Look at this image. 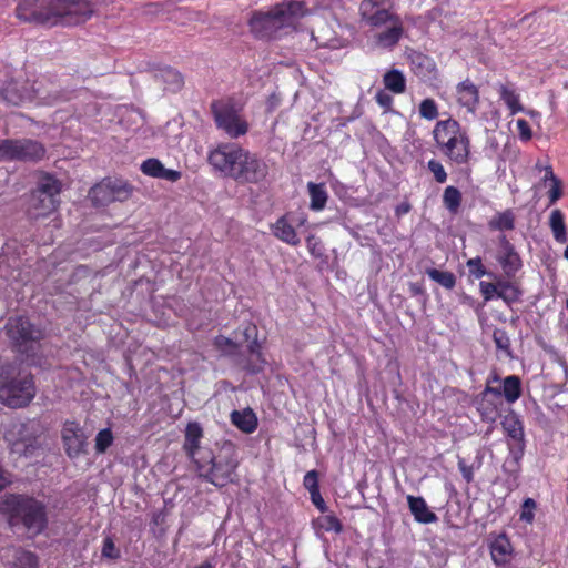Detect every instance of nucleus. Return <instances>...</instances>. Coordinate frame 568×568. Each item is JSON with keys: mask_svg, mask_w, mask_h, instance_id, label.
I'll list each match as a JSON object with an SVG mask.
<instances>
[{"mask_svg": "<svg viewBox=\"0 0 568 568\" xmlns=\"http://www.w3.org/2000/svg\"><path fill=\"white\" fill-rule=\"evenodd\" d=\"M93 6L89 0H21L16 8L19 20L47 27H73L89 20Z\"/></svg>", "mask_w": 568, "mask_h": 568, "instance_id": "obj_1", "label": "nucleus"}, {"mask_svg": "<svg viewBox=\"0 0 568 568\" xmlns=\"http://www.w3.org/2000/svg\"><path fill=\"white\" fill-rule=\"evenodd\" d=\"M2 506L9 513L8 524L16 534L34 538L48 527L47 506L32 496L7 494L2 497Z\"/></svg>", "mask_w": 568, "mask_h": 568, "instance_id": "obj_2", "label": "nucleus"}, {"mask_svg": "<svg viewBox=\"0 0 568 568\" xmlns=\"http://www.w3.org/2000/svg\"><path fill=\"white\" fill-rule=\"evenodd\" d=\"M306 14L303 1H284L268 11H255L248 26L251 32L260 40H273L281 37L283 30L292 28Z\"/></svg>", "mask_w": 568, "mask_h": 568, "instance_id": "obj_3", "label": "nucleus"}, {"mask_svg": "<svg viewBox=\"0 0 568 568\" xmlns=\"http://www.w3.org/2000/svg\"><path fill=\"white\" fill-rule=\"evenodd\" d=\"M195 465L200 477L216 487H225L233 481V475L239 466L236 446L227 439L219 440L214 448L201 453Z\"/></svg>", "mask_w": 568, "mask_h": 568, "instance_id": "obj_4", "label": "nucleus"}, {"mask_svg": "<svg viewBox=\"0 0 568 568\" xmlns=\"http://www.w3.org/2000/svg\"><path fill=\"white\" fill-rule=\"evenodd\" d=\"M387 0H362L359 16L362 22L371 28H387L376 36L377 43L383 48L395 47L404 33L403 21L396 13L385 8Z\"/></svg>", "mask_w": 568, "mask_h": 568, "instance_id": "obj_5", "label": "nucleus"}, {"mask_svg": "<svg viewBox=\"0 0 568 568\" xmlns=\"http://www.w3.org/2000/svg\"><path fill=\"white\" fill-rule=\"evenodd\" d=\"M6 331L16 352L27 357L34 356L39 352L44 333L40 327L32 324L28 317L9 318Z\"/></svg>", "mask_w": 568, "mask_h": 568, "instance_id": "obj_6", "label": "nucleus"}, {"mask_svg": "<svg viewBox=\"0 0 568 568\" xmlns=\"http://www.w3.org/2000/svg\"><path fill=\"white\" fill-rule=\"evenodd\" d=\"M61 182L51 174L39 178L29 200V214L33 219L47 216L59 206Z\"/></svg>", "mask_w": 568, "mask_h": 568, "instance_id": "obj_7", "label": "nucleus"}, {"mask_svg": "<svg viewBox=\"0 0 568 568\" xmlns=\"http://www.w3.org/2000/svg\"><path fill=\"white\" fill-rule=\"evenodd\" d=\"M8 78L2 84V100L11 105H19L24 101L32 99L53 100L57 94L44 93L40 87H36L37 82L32 85L23 79L21 71L17 75H11L9 71L6 72Z\"/></svg>", "mask_w": 568, "mask_h": 568, "instance_id": "obj_8", "label": "nucleus"}, {"mask_svg": "<svg viewBox=\"0 0 568 568\" xmlns=\"http://www.w3.org/2000/svg\"><path fill=\"white\" fill-rule=\"evenodd\" d=\"M2 405L10 408L27 407L36 396V385L32 374L18 376L8 383H2Z\"/></svg>", "mask_w": 568, "mask_h": 568, "instance_id": "obj_9", "label": "nucleus"}, {"mask_svg": "<svg viewBox=\"0 0 568 568\" xmlns=\"http://www.w3.org/2000/svg\"><path fill=\"white\" fill-rule=\"evenodd\" d=\"M211 110L217 129L223 130L230 138L236 139L248 131L247 122L241 119L233 104L213 102Z\"/></svg>", "mask_w": 568, "mask_h": 568, "instance_id": "obj_10", "label": "nucleus"}, {"mask_svg": "<svg viewBox=\"0 0 568 568\" xmlns=\"http://www.w3.org/2000/svg\"><path fill=\"white\" fill-rule=\"evenodd\" d=\"M244 150L234 143L220 144L209 153L207 161L215 171L233 180Z\"/></svg>", "mask_w": 568, "mask_h": 568, "instance_id": "obj_11", "label": "nucleus"}, {"mask_svg": "<svg viewBox=\"0 0 568 568\" xmlns=\"http://www.w3.org/2000/svg\"><path fill=\"white\" fill-rule=\"evenodd\" d=\"M240 163L233 178L239 184H258L268 175L267 163L247 150H244Z\"/></svg>", "mask_w": 568, "mask_h": 568, "instance_id": "obj_12", "label": "nucleus"}, {"mask_svg": "<svg viewBox=\"0 0 568 568\" xmlns=\"http://www.w3.org/2000/svg\"><path fill=\"white\" fill-rule=\"evenodd\" d=\"M44 153L43 145L34 140H2V159L38 161Z\"/></svg>", "mask_w": 568, "mask_h": 568, "instance_id": "obj_13", "label": "nucleus"}, {"mask_svg": "<svg viewBox=\"0 0 568 568\" xmlns=\"http://www.w3.org/2000/svg\"><path fill=\"white\" fill-rule=\"evenodd\" d=\"M61 438L64 452L70 459L88 454V438L78 422L67 420L61 430Z\"/></svg>", "mask_w": 568, "mask_h": 568, "instance_id": "obj_14", "label": "nucleus"}, {"mask_svg": "<svg viewBox=\"0 0 568 568\" xmlns=\"http://www.w3.org/2000/svg\"><path fill=\"white\" fill-rule=\"evenodd\" d=\"M496 260L500 264L504 275L507 278L514 277L523 266L519 254L506 235L499 236V251L496 255Z\"/></svg>", "mask_w": 568, "mask_h": 568, "instance_id": "obj_15", "label": "nucleus"}, {"mask_svg": "<svg viewBox=\"0 0 568 568\" xmlns=\"http://www.w3.org/2000/svg\"><path fill=\"white\" fill-rule=\"evenodd\" d=\"M443 154L456 164H465L469 160L470 141L466 132H460L454 139H446L445 143L438 146Z\"/></svg>", "mask_w": 568, "mask_h": 568, "instance_id": "obj_16", "label": "nucleus"}, {"mask_svg": "<svg viewBox=\"0 0 568 568\" xmlns=\"http://www.w3.org/2000/svg\"><path fill=\"white\" fill-rule=\"evenodd\" d=\"M242 335L244 337L245 342H248L247 351L250 355L253 357L252 359H248L245 365V371L251 374H258L263 371V367L265 365V361L262 357L261 354V345L257 342V328L255 325L247 324L244 326Z\"/></svg>", "mask_w": 568, "mask_h": 568, "instance_id": "obj_17", "label": "nucleus"}, {"mask_svg": "<svg viewBox=\"0 0 568 568\" xmlns=\"http://www.w3.org/2000/svg\"><path fill=\"white\" fill-rule=\"evenodd\" d=\"M203 438V428L199 422H190L186 425L184 433L183 449L185 454L194 462L197 463V457L201 456L203 450H210L209 447L201 446Z\"/></svg>", "mask_w": 568, "mask_h": 568, "instance_id": "obj_18", "label": "nucleus"}, {"mask_svg": "<svg viewBox=\"0 0 568 568\" xmlns=\"http://www.w3.org/2000/svg\"><path fill=\"white\" fill-rule=\"evenodd\" d=\"M483 394H493L498 397L504 396L507 403L513 404L518 400L523 394L521 379L517 375H508L501 381L500 387L486 385Z\"/></svg>", "mask_w": 568, "mask_h": 568, "instance_id": "obj_19", "label": "nucleus"}, {"mask_svg": "<svg viewBox=\"0 0 568 568\" xmlns=\"http://www.w3.org/2000/svg\"><path fill=\"white\" fill-rule=\"evenodd\" d=\"M456 93L458 103L468 112L475 113L479 103L478 88L469 79H466L457 84Z\"/></svg>", "mask_w": 568, "mask_h": 568, "instance_id": "obj_20", "label": "nucleus"}, {"mask_svg": "<svg viewBox=\"0 0 568 568\" xmlns=\"http://www.w3.org/2000/svg\"><path fill=\"white\" fill-rule=\"evenodd\" d=\"M153 79L156 83L163 85L164 91L173 93L180 91L184 84L182 74L171 67L160 68L154 71Z\"/></svg>", "mask_w": 568, "mask_h": 568, "instance_id": "obj_21", "label": "nucleus"}, {"mask_svg": "<svg viewBox=\"0 0 568 568\" xmlns=\"http://www.w3.org/2000/svg\"><path fill=\"white\" fill-rule=\"evenodd\" d=\"M491 559L496 566H505L509 562L513 547L505 534L497 536L489 545Z\"/></svg>", "mask_w": 568, "mask_h": 568, "instance_id": "obj_22", "label": "nucleus"}, {"mask_svg": "<svg viewBox=\"0 0 568 568\" xmlns=\"http://www.w3.org/2000/svg\"><path fill=\"white\" fill-rule=\"evenodd\" d=\"M407 503L414 519L419 524H432L438 520L437 515L432 511L423 497L408 495Z\"/></svg>", "mask_w": 568, "mask_h": 568, "instance_id": "obj_23", "label": "nucleus"}, {"mask_svg": "<svg viewBox=\"0 0 568 568\" xmlns=\"http://www.w3.org/2000/svg\"><path fill=\"white\" fill-rule=\"evenodd\" d=\"M230 417L232 424L245 434H251L257 428L256 414L250 407L242 410H233Z\"/></svg>", "mask_w": 568, "mask_h": 568, "instance_id": "obj_24", "label": "nucleus"}, {"mask_svg": "<svg viewBox=\"0 0 568 568\" xmlns=\"http://www.w3.org/2000/svg\"><path fill=\"white\" fill-rule=\"evenodd\" d=\"M271 229L275 237L292 246H296L301 242L295 229L287 222L285 215L277 219Z\"/></svg>", "mask_w": 568, "mask_h": 568, "instance_id": "obj_25", "label": "nucleus"}, {"mask_svg": "<svg viewBox=\"0 0 568 568\" xmlns=\"http://www.w3.org/2000/svg\"><path fill=\"white\" fill-rule=\"evenodd\" d=\"M412 69L415 74L423 79H430L436 72V63L432 58L420 52L410 55Z\"/></svg>", "mask_w": 568, "mask_h": 568, "instance_id": "obj_26", "label": "nucleus"}, {"mask_svg": "<svg viewBox=\"0 0 568 568\" xmlns=\"http://www.w3.org/2000/svg\"><path fill=\"white\" fill-rule=\"evenodd\" d=\"M462 132V128L458 121L448 119L438 121L434 128L433 135L437 146L445 143L446 139H454L458 133Z\"/></svg>", "mask_w": 568, "mask_h": 568, "instance_id": "obj_27", "label": "nucleus"}, {"mask_svg": "<svg viewBox=\"0 0 568 568\" xmlns=\"http://www.w3.org/2000/svg\"><path fill=\"white\" fill-rule=\"evenodd\" d=\"M501 427L511 442H521L525 439L524 424L517 413L510 410L504 416Z\"/></svg>", "mask_w": 568, "mask_h": 568, "instance_id": "obj_28", "label": "nucleus"}, {"mask_svg": "<svg viewBox=\"0 0 568 568\" xmlns=\"http://www.w3.org/2000/svg\"><path fill=\"white\" fill-rule=\"evenodd\" d=\"M109 185L110 182H106V180L104 179L102 182L95 184L90 189L89 197L94 206H106L110 203L114 202Z\"/></svg>", "mask_w": 568, "mask_h": 568, "instance_id": "obj_29", "label": "nucleus"}, {"mask_svg": "<svg viewBox=\"0 0 568 568\" xmlns=\"http://www.w3.org/2000/svg\"><path fill=\"white\" fill-rule=\"evenodd\" d=\"M383 83L385 89L394 94H402L406 90V79L402 71L392 69L383 75Z\"/></svg>", "mask_w": 568, "mask_h": 568, "instance_id": "obj_30", "label": "nucleus"}, {"mask_svg": "<svg viewBox=\"0 0 568 568\" xmlns=\"http://www.w3.org/2000/svg\"><path fill=\"white\" fill-rule=\"evenodd\" d=\"M549 226L551 229L554 239L558 243H566L568 241L567 231H566V224H565V217L562 212L559 209H555L550 213L549 217Z\"/></svg>", "mask_w": 568, "mask_h": 568, "instance_id": "obj_31", "label": "nucleus"}, {"mask_svg": "<svg viewBox=\"0 0 568 568\" xmlns=\"http://www.w3.org/2000/svg\"><path fill=\"white\" fill-rule=\"evenodd\" d=\"M308 192L311 196V203L310 207L313 211H321L325 207L327 202V192L325 190V186L323 184H316L313 182H310L308 185Z\"/></svg>", "mask_w": 568, "mask_h": 568, "instance_id": "obj_32", "label": "nucleus"}, {"mask_svg": "<svg viewBox=\"0 0 568 568\" xmlns=\"http://www.w3.org/2000/svg\"><path fill=\"white\" fill-rule=\"evenodd\" d=\"M425 274L446 290H453L456 286V276L453 272L429 267L426 268Z\"/></svg>", "mask_w": 568, "mask_h": 568, "instance_id": "obj_33", "label": "nucleus"}, {"mask_svg": "<svg viewBox=\"0 0 568 568\" xmlns=\"http://www.w3.org/2000/svg\"><path fill=\"white\" fill-rule=\"evenodd\" d=\"M490 230L511 231L515 229V215L511 210L497 213L488 223Z\"/></svg>", "mask_w": 568, "mask_h": 568, "instance_id": "obj_34", "label": "nucleus"}, {"mask_svg": "<svg viewBox=\"0 0 568 568\" xmlns=\"http://www.w3.org/2000/svg\"><path fill=\"white\" fill-rule=\"evenodd\" d=\"M498 92L500 99L508 106L511 114H515L524 110L523 105L519 102V97L514 89L505 84H499Z\"/></svg>", "mask_w": 568, "mask_h": 568, "instance_id": "obj_35", "label": "nucleus"}, {"mask_svg": "<svg viewBox=\"0 0 568 568\" xmlns=\"http://www.w3.org/2000/svg\"><path fill=\"white\" fill-rule=\"evenodd\" d=\"M106 182H110V190H111V195L115 201H119V202H123L125 200H128L131 194H132V186L123 181V180H112V179H105Z\"/></svg>", "mask_w": 568, "mask_h": 568, "instance_id": "obj_36", "label": "nucleus"}, {"mask_svg": "<svg viewBox=\"0 0 568 568\" xmlns=\"http://www.w3.org/2000/svg\"><path fill=\"white\" fill-rule=\"evenodd\" d=\"M443 203L449 212L457 213L462 204L460 191L455 186H447L443 194Z\"/></svg>", "mask_w": 568, "mask_h": 568, "instance_id": "obj_37", "label": "nucleus"}, {"mask_svg": "<svg viewBox=\"0 0 568 568\" xmlns=\"http://www.w3.org/2000/svg\"><path fill=\"white\" fill-rule=\"evenodd\" d=\"M493 339L498 351L504 352L508 358H514L510 338L505 329L496 328L493 332Z\"/></svg>", "mask_w": 568, "mask_h": 568, "instance_id": "obj_38", "label": "nucleus"}, {"mask_svg": "<svg viewBox=\"0 0 568 568\" xmlns=\"http://www.w3.org/2000/svg\"><path fill=\"white\" fill-rule=\"evenodd\" d=\"M466 265L468 267L469 275L476 280H479L483 276H489L491 278H497V275L495 273L486 270V267L483 265V261L479 256L469 258L466 262Z\"/></svg>", "mask_w": 568, "mask_h": 568, "instance_id": "obj_39", "label": "nucleus"}, {"mask_svg": "<svg viewBox=\"0 0 568 568\" xmlns=\"http://www.w3.org/2000/svg\"><path fill=\"white\" fill-rule=\"evenodd\" d=\"M213 344L217 351L226 356L235 355L239 352V344L224 335H217Z\"/></svg>", "mask_w": 568, "mask_h": 568, "instance_id": "obj_40", "label": "nucleus"}, {"mask_svg": "<svg viewBox=\"0 0 568 568\" xmlns=\"http://www.w3.org/2000/svg\"><path fill=\"white\" fill-rule=\"evenodd\" d=\"M113 439L114 437L110 428L101 429L95 436V452L98 454H104L112 445Z\"/></svg>", "mask_w": 568, "mask_h": 568, "instance_id": "obj_41", "label": "nucleus"}, {"mask_svg": "<svg viewBox=\"0 0 568 568\" xmlns=\"http://www.w3.org/2000/svg\"><path fill=\"white\" fill-rule=\"evenodd\" d=\"M509 453L513 458L510 462L511 465H514L513 471H518L520 467V460L525 454L526 448V440L523 439L521 442H513L508 444Z\"/></svg>", "mask_w": 568, "mask_h": 568, "instance_id": "obj_42", "label": "nucleus"}, {"mask_svg": "<svg viewBox=\"0 0 568 568\" xmlns=\"http://www.w3.org/2000/svg\"><path fill=\"white\" fill-rule=\"evenodd\" d=\"M317 525L325 531H335L338 534L343 530V525L335 515H325L320 517L317 519Z\"/></svg>", "mask_w": 568, "mask_h": 568, "instance_id": "obj_43", "label": "nucleus"}, {"mask_svg": "<svg viewBox=\"0 0 568 568\" xmlns=\"http://www.w3.org/2000/svg\"><path fill=\"white\" fill-rule=\"evenodd\" d=\"M163 166L164 165L160 160L155 158H150L142 162L140 169L143 174L159 179L163 170Z\"/></svg>", "mask_w": 568, "mask_h": 568, "instance_id": "obj_44", "label": "nucleus"}, {"mask_svg": "<svg viewBox=\"0 0 568 568\" xmlns=\"http://www.w3.org/2000/svg\"><path fill=\"white\" fill-rule=\"evenodd\" d=\"M419 114L426 120H434L438 116V108L433 99H425L419 104Z\"/></svg>", "mask_w": 568, "mask_h": 568, "instance_id": "obj_45", "label": "nucleus"}, {"mask_svg": "<svg viewBox=\"0 0 568 568\" xmlns=\"http://www.w3.org/2000/svg\"><path fill=\"white\" fill-rule=\"evenodd\" d=\"M521 291L520 288L511 283L509 286L503 292H498V298H501L507 305H511L520 300Z\"/></svg>", "mask_w": 568, "mask_h": 568, "instance_id": "obj_46", "label": "nucleus"}, {"mask_svg": "<svg viewBox=\"0 0 568 568\" xmlns=\"http://www.w3.org/2000/svg\"><path fill=\"white\" fill-rule=\"evenodd\" d=\"M17 565L20 568H38V557L31 551H19L17 555Z\"/></svg>", "mask_w": 568, "mask_h": 568, "instance_id": "obj_47", "label": "nucleus"}, {"mask_svg": "<svg viewBox=\"0 0 568 568\" xmlns=\"http://www.w3.org/2000/svg\"><path fill=\"white\" fill-rule=\"evenodd\" d=\"M306 246L308 248L310 254L315 258H322L324 256V246L322 241L316 237L314 234H310L306 237Z\"/></svg>", "mask_w": 568, "mask_h": 568, "instance_id": "obj_48", "label": "nucleus"}, {"mask_svg": "<svg viewBox=\"0 0 568 568\" xmlns=\"http://www.w3.org/2000/svg\"><path fill=\"white\" fill-rule=\"evenodd\" d=\"M428 170L434 174V179L438 183H445L447 181V173L443 164L437 160H429L427 163Z\"/></svg>", "mask_w": 568, "mask_h": 568, "instance_id": "obj_49", "label": "nucleus"}, {"mask_svg": "<svg viewBox=\"0 0 568 568\" xmlns=\"http://www.w3.org/2000/svg\"><path fill=\"white\" fill-rule=\"evenodd\" d=\"M520 519L528 524H531L535 518L534 510L536 508V501L532 498H526L521 506Z\"/></svg>", "mask_w": 568, "mask_h": 568, "instance_id": "obj_50", "label": "nucleus"}, {"mask_svg": "<svg viewBox=\"0 0 568 568\" xmlns=\"http://www.w3.org/2000/svg\"><path fill=\"white\" fill-rule=\"evenodd\" d=\"M102 557L116 560L121 557L120 550L115 547L112 538L106 537L103 541V547L101 550Z\"/></svg>", "mask_w": 568, "mask_h": 568, "instance_id": "obj_51", "label": "nucleus"}, {"mask_svg": "<svg viewBox=\"0 0 568 568\" xmlns=\"http://www.w3.org/2000/svg\"><path fill=\"white\" fill-rule=\"evenodd\" d=\"M479 290L485 302L491 301L494 297L498 298L497 286L494 283L481 281Z\"/></svg>", "mask_w": 568, "mask_h": 568, "instance_id": "obj_52", "label": "nucleus"}, {"mask_svg": "<svg viewBox=\"0 0 568 568\" xmlns=\"http://www.w3.org/2000/svg\"><path fill=\"white\" fill-rule=\"evenodd\" d=\"M303 485L310 493L318 490V473L316 470L307 471L304 476Z\"/></svg>", "mask_w": 568, "mask_h": 568, "instance_id": "obj_53", "label": "nucleus"}, {"mask_svg": "<svg viewBox=\"0 0 568 568\" xmlns=\"http://www.w3.org/2000/svg\"><path fill=\"white\" fill-rule=\"evenodd\" d=\"M458 469L467 484L474 480V467L466 464L463 458H458Z\"/></svg>", "mask_w": 568, "mask_h": 568, "instance_id": "obj_54", "label": "nucleus"}, {"mask_svg": "<svg viewBox=\"0 0 568 568\" xmlns=\"http://www.w3.org/2000/svg\"><path fill=\"white\" fill-rule=\"evenodd\" d=\"M516 124H517V129H518L520 139L523 141H529L532 136V132H531V129H530L528 122L524 119H518Z\"/></svg>", "mask_w": 568, "mask_h": 568, "instance_id": "obj_55", "label": "nucleus"}, {"mask_svg": "<svg viewBox=\"0 0 568 568\" xmlns=\"http://www.w3.org/2000/svg\"><path fill=\"white\" fill-rule=\"evenodd\" d=\"M375 100L385 110H389L392 108L393 98L388 93L384 92L383 90H381L376 93Z\"/></svg>", "mask_w": 568, "mask_h": 568, "instance_id": "obj_56", "label": "nucleus"}, {"mask_svg": "<svg viewBox=\"0 0 568 568\" xmlns=\"http://www.w3.org/2000/svg\"><path fill=\"white\" fill-rule=\"evenodd\" d=\"M561 195H562L561 181L560 180H556L552 183L551 189L549 190V202H550V204H554L555 202H557L560 199Z\"/></svg>", "mask_w": 568, "mask_h": 568, "instance_id": "obj_57", "label": "nucleus"}, {"mask_svg": "<svg viewBox=\"0 0 568 568\" xmlns=\"http://www.w3.org/2000/svg\"><path fill=\"white\" fill-rule=\"evenodd\" d=\"M182 176V172L178 170L166 169L163 166V170L161 172V175L159 179H163L170 182H176Z\"/></svg>", "mask_w": 568, "mask_h": 568, "instance_id": "obj_58", "label": "nucleus"}, {"mask_svg": "<svg viewBox=\"0 0 568 568\" xmlns=\"http://www.w3.org/2000/svg\"><path fill=\"white\" fill-rule=\"evenodd\" d=\"M312 503L316 506L321 513H325L327 510L326 504L321 495L320 489L310 493Z\"/></svg>", "mask_w": 568, "mask_h": 568, "instance_id": "obj_59", "label": "nucleus"}, {"mask_svg": "<svg viewBox=\"0 0 568 568\" xmlns=\"http://www.w3.org/2000/svg\"><path fill=\"white\" fill-rule=\"evenodd\" d=\"M545 171H546V172H545V176H544V179H542V180H544V182H546V181H548V180H549V181H551V183H554L556 180H559V179L554 174L551 166H546V168H545Z\"/></svg>", "mask_w": 568, "mask_h": 568, "instance_id": "obj_60", "label": "nucleus"}, {"mask_svg": "<svg viewBox=\"0 0 568 568\" xmlns=\"http://www.w3.org/2000/svg\"><path fill=\"white\" fill-rule=\"evenodd\" d=\"M409 211H410V204L407 202H404L396 207L397 215L407 214Z\"/></svg>", "mask_w": 568, "mask_h": 568, "instance_id": "obj_61", "label": "nucleus"}, {"mask_svg": "<svg viewBox=\"0 0 568 568\" xmlns=\"http://www.w3.org/2000/svg\"><path fill=\"white\" fill-rule=\"evenodd\" d=\"M509 280L510 278H508V280H498L496 283H494L497 286V291L498 292H503L506 288V286H509L511 284V282Z\"/></svg>", "mask_w": 568, "mask_h": 568, "instance_id": "obj_62", "label": "nucleus"}, {"mask_svg": "<svg viewBox=\"0 0 568 568\" xmlns=\"http://www.w3.org/2000/svg\"><path fill=\"white\" fill-rule=\"evenodd\" d=\"M439 12H440V9H438V8H434V9H432V10L428 12V16H429V18H432V19H436Z\"/></svg>", "mask_w": 568, "mask_h": 568, "instance_id": "obj_63", "label": "nucleus"}, {"mask_svg": "<svg viewBox=\"0 0 568 568\" xmlns=\"http://www.w3.org/2000/svg\"><path fill=\"white\" fill-rule=\"evenodd\" d=\"M194 568H213V565L210 561H204L203 564H201Z\"/></svg>", "mask_w": 568, "mask_h": 568, "instance_id": "obj_64", "label": "nucleus"}]
</instances>
